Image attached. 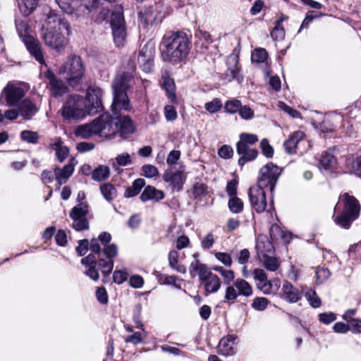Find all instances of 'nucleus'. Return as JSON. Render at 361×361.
<instances>
[{
    "label": "nucleus",
    "mask_w": 361,
    "mask_h": 361,
    "mask_svg": "<svg viewBox=\"0 0 361 361\" xmlns=\"http://www.w3.org/2000/svg\"><path fill=\"white\" fill-rule=\"evenodd\" d=\"M111 235L108 232L101 233L97 238L90 240V250L92 252L81 259V264L87 267L97 266L101 269L104 279L111 273L114 258L118 255L116 244L111 243Z\"/></svg>",
    "instance_id": "f257e3e1"
},
{
    "label": "nucleus",
    "mask_w": 361,
    "mask_h": 361,
    "mask_svg": "<svg viewBox=\"0 0 361 361\" xmlns=\"http://www.w3.org/2000/svg\"><path fill=\"white\" fill-rule=\"evenodd\" d=\"M192 47V35L178 30L165 34L160 44L162 59L173 65L185 63Z\"/></svg>",
    "instance_id": "f03ea898"
},
{
    "label": "nucleus",
    "mask_w": 361,
    "mask_h": 361,
    "mask_svg": "<svg viewBox=\"0 0 361 361\" xmlns=\"http://www.w3.org/2000/svg\"><path fill=\"white\" fill-rule=\"evenodd\" d=\"M130 75L127 73L117 75L112 82L114 98L111 104V111L114 116H118L123 112H130L132 107L130 104L126 90L129 87Z\"/></svg>",
    "instance_id": "7ed1b4c3"
},
{
    "label": "nucleus",
    "mask_w": 361,
    "mask_h": 361,
    "mask_svg": "<svg viewBox=\"0 0 361 361\" xmlns=\"http://www.w3.org/2000/svg\"><path fill=\"white\" fill-rule=\"evenodd\" d=\"M85 66L82 59L76 55L67 58L59 69V74L73 88H77L85 76Z\"/></svg>",
    "instance_id": "20e7f679"
},
{
    "label": "nucleus",
    "mask_w": 361,
    "mask_h": 361,
    "mask_svg": "<svg viewBox=\"0 0 361 361\" xmlns=\"http://www.w3.org/2000/svg\"><path fill=\"white\" fill-rule=\"evenodd\" d=\"M339 201L343 203V211L334 218V222L338 226L347 229L358 218L360 205L355 197L347 192L339 197Z\"/></svg>",
    "instance_id": "39448f33"
},
{
    "label": "nucleus",
    "mask_w": 361,
    "mask_h": 361,
    "mask_svg": "<svg viewBox=\"0 0 361 361\" xmlns=\"http://www.w3.org/2000/svg\"><path fill=\"white\" fill-rule=\"evenodd\" d=\"M16 27L20 38L25 44L30 54L39 63L44 64V59L40 43L37 39L28 34L29 27L27 24L23 20L16 19Z\"/></svg>",
    "instance_id": "423d86ee"
},
{
    "label": "nucleus",
    "mask_w": 361,
    "mask_h": 361,
    "mask_svg": "<svg viewBox=\"0 0 361 361\" xmlns=\"http://www.w3.org/2000/svg\"><path fill=\"white\" fill-rule=\"evenodd\" d=\"M87 114H88V111L84 99L78 94L71 95L63 104L61 109L62 116L68 121L82 119Z\"/></svg>",
    "instance_id": "0eeeda50"
},
{
    "label": "nucleus",
    "mask_w": 361,
    "mask_h": 361,
    "mask_svg": "<svg viewBox=\"0 0 361 361\" xmlns=\"http://www.w3.org/2000/svg\"><path fill=\"white\" fill-rule=\"evenodd\" d=\"M281 171L282 169L272 162L267 164L259 170L257 186L268 188L273 192Z\"/></svg>",
    "instance_id": "6e6552de"
},
{
    "label": "nucleus",
    "mask_w": 361,
    "mask_h": 361,
    "mask_svg": "<svg viewBox=\"0 0 361 361\" xmlns=\"http://www.w3.org/2000/svg\"><path fill=\"white\" fill-rule=\"evenodd\" d=\"M89 208L90 207L87 202H80L71 210L69 216L73 221L71 227L76 231L89 229L90 223L87 218Z\"/></svg>",
    "instance_id": "1a4fd4ad"
},
{
    "label": "nucleus",
    "mask_w": 361,
    "mask_h": 361,
    "mask_svg": "<svg viewBox=\"0 0 361 361\" xmlns=\"http://www.w3.org/2000/svg\"><path fill=\"white\" fill-rule=\"evenodd\" d=\"M42 37L44 43L47 46L56 49L57 51H61L64 49L68 43V39L66 37V33L63 29L53 27H45L42 29Z\"/></svg>",
    "instance_id": "9d476101"
},
{
    "label": "nucleus",
    "mask_w": 361,
    "mask_h": 361,
    "mask_svg": "<svg viewBox=\"0 0 361 361\" xmlns=\"http://www.w3.org/2000/svg\"><path fill=\"white\" fill-rule=\"evenodd\" d=\"M283 145L286 152L289 154H303L310 147V144L305 137V133L300 130L293 132Z\"/></svg>",
    "instance_id": "9b49d317"
},
{
    "label": "nucleus",
    "mask_w": 361,
    "mask_h": 361,
    "mask_svg": "<svg viewBox=\"0 0 361 361\" xmlns=\"http://www.w3.org/2000/svg\"><path fill=\"white\" fill-rule=\"evenodd\" d=\"M102 96L103 91L97 85H92L87 87L85 97L87 100L86 108L89 115H94L103 111Z\"/></svg>",
    "instance_id": "f8f14e48"
},
{
    "label": "nucleus",
    "mask_w": 361,
    "mask_h": 361,
    "mask_svg": "<svg viewBox=\"0 0 361 361\" xmlns=\"http://www.w3.org/2000/svg\"><path fill=\"white\" fill-rule=\"evenodd\" d=\"M110 23L115 44L117 47L122 46L126 37V27L123 13L113 12L111 15Z\"/></svg>",
    "instance_id": "ddd939ff"
},
{
    "label": "nucleus",
    "mask_w": 361,
    "mask_h": 361,
    "mask_svg": "<svg viewBox=\"0 0 361 361\" xmlns=\"http://www.w3.org/2000/svg\"><path fill=\"white\" fill-rule=\"evenodd\" d=\"M97 125V135L101 137H109L118 131V125L116 117L112 118L109 114H102L94 120Z\"/></svg>",
    "instance_id": "4468645a"
},
{
    "label": "nucleus",
    "mask_w": 361,
    "mask_h": 361,
    "mask_svg": "<svg viewBox=\"0 0 361 361\" xmlns=\"http://www.w3.org/2000/svg\"><path fill=\"white\" fill-rule=\"evenodd\" d=\"M162 5L154 4L141 10L139 12L140 23L145 27L149 25H154L162 21L164 16L161 13Z\"/></svg>",
    "instance_id": "2eb2a0df"
},
{
    "label": "nucleus",
    "mask_w": 361,
    "mask_h": 361,
    "mask_svg": "<svg viewBox=\"0 0 361 361\" xmlns=\"http://www.w3.org/2000/svg\"><path fill=\"white\" fill-rule=\"evenodd\" d=\"M248 195L252 207L257 213H262L266 210L267 202L264 188L257 185L250 187Z\"/></svg>",
    "instance_id": "dca6fc26"
},
{
    "label": "nucleus",
    "mask_w": 361,
    "mask_h": 361,
    "mask_svg": "<svg viewBox=\"0 0 361 361\" xmlns=\"http://www.w3.org/2000/svg\"><path fill=\"white\" fill-rule=\"evenodd\" d=\"M25 96V91L20 86L8 82L3 89L1 97L5 98L6 104L9 106H13Z\"/></svg>",
    "instance_id": "f3484780"
},
{
    "label": "nucleus",
    "mask_w": 361,
    "mask_h": 361,
    "mask_svg": "<svg viewBox=\"0 0 361 361\" xmlns=\"http://www.w3.org/2000/svg\"><path fill=\"white\" fill-rule=\"evenodd\" d=\"M279 295L282 300L289 303H296L302 298L300 290L288 281L283 283Z\"/></svg>",
    "instance_id": "a211bd4d"
},
{
    "label": "nucleus",
    "mask_w": 361,
    "mask_h": 361,
    "mask_svg": "<svg viewBox=\"0 0 361 361\" xmlns=\"http://www.w3.org/2000/svg\"><path fill=\"white\" fill-rule=\"evenodd\" d=\"M199 279L201 284L204 286L206 295L217 292L221 287L219 278L210 270L200 276Z\"/></svg>",
    "instance_id": "6ab92c4d"
},
{
    "label": "nucleus",
    "mask_w": 361,
    "mask_h": 361,
    "mask_svg": "<svg viewBox=\"0 0 361 361\" xmlns=\"http://www.w3.org/2000/svg\"><path fill=\"white\" fill-rule=\"evenodd\" d=\"M236 151L240 155L238 159V164L241 166H244L246 162L255 159L258 154L256 149L241 142H237Z\"/></svg>",
    "instance_id": "aec40b11"
},
{
    "label": "nucleus",
    "mask_w": 361,
    "mask_h": 361,
    "mask_svg": "<svg viewBox=\"0 0 361 361\" xmlns=\"http://www.w3.org/2000/svg\"><path fill=\"white\" fill-rule=\"evenodd\" d=\"M255 249L259 260L274 253V247L267 236L260 235L256 240Z\"/></svg>",
    "instance_id": "412c9836"
},
{
    "label": "nucleus",
    "mask_w": 361,
    "mask_h": 361,
    "mask_svg": "<svg viewBox=\"0 0 361 361\" xmlns=\"http://www.w3.org/2000/svg\"><path fill=\"white\" fill-rule=\"evenodd\" d=\"M54 26L59 30L63 29L65 30L67 35H69L71 28L69 23L61 18L59 14L50 11L47 16L45 25L43 26V29L45 27H53V29H54Z\"/></svg>",
    "instance_id": "4be33fe9"
},
{
    "label": "nucleus",
    "mask_w": 361,
    "mask_h": 361,
    "mask_svg": "<svg viewBox=\"0 0 361 361\" xmlns=\"http://www.w3.org/2000/svg\"><path fill=\"white\" fill-rule=\"evenodd\" d=\"M237 337L235 335H228L222 338L218 345L219 354L224 356H231L235 353V340Z\"/></svg>",
    "instance_id": "5701e85b"
},
{
    "label": "nucleus",
    "mask_w": 361,
    "mask_h": 361,
    "mask_svg": "<svg viewBox=\"0 0 361 361\" xmlns=\"http://www.w3.org/2000/svg\"><path fill=\"white\" fill-rule=\"evenodd\" d=\"M76 164V159L72 158L70 159L68 164L65 165L62 169L59 167L54 169V175L59 185L64 184L67 182L68 179L72 176Z\"/></svg>",
    "instance_id": "b1692460"
},
{
    "label": "nucleus",
    "mask_w": 361,
    "mask_h": 361,
    "mask_svg": "<svg viewBox=\"0 0 361 361\" xmlns=\"http://www.w3.org/2000/svg\"><path fill=\"white\" fill-rule=\"evenodd\" d=\"M47 78L49 80L50 90L55 97L61 96L67 92L66 85L61 80L58 79L54 73L48 72Z\"/></svg>",
    "instance_id": "393cba45"
},
{
    "label": "nucleus",
    "mask_w": 361,
    "mask_h": 361,
    "mask_svg": "<svg viewBox=\"0 0 361 361\" xmlns=\"http://www.w3.org/2000/svg\"><path fill=\"white\" fill-rule=\"evenodd\" d=\"M115 116L118 125L117 133H119L122 137H126L135 131L134 125L129 116L120 114Z\"/></svg>",
    "instance_id": "a878e982"
},
{
    "label": "nucleus",
    "mask_w": 361,
    "mask_h": 361,
    "mask_svg": "<svg viewBox=\"0 0 361 361\" xmlns=\"http://www.w3.org/2000/svg\"><path fill=\"white\" fill-rule=\"evenodd\" d=\"M165 197L164 191L157 189L152 185H147L145 188L140 198L142 202L152 200L154 202H159Z\"/></svg>",
    "instance_id": "bb28decb"
},
{
    "label": "nucleus",
    "mask_w": 361,
    "mask_h": 361,
    "mask_svg": "<svg viewBox=\"0 0 361 361\" xmlns=\"http://www.w3.org/2000/svg\"><path fill=\"white\" fill-rule=\"evenodd\" d=\"M49 146L56 151V159L59 162H63L69 155V149L63 145L60 137L51 139Z\"/></svg>",
    "instance_id": "cd10ccee"
},
{
    "label": "nucleus",
    "mask_w": 361,
    "mask_h": 361,
    "mask_svg": "<svg viewBox=\"0 0 361 361\" xmlns=\"http://www.w3.org/2000/svg\"><path fill=\"white\" fill-rule=\"evenodd\" d=\"M163 180L180 190L183 184V173L178 170L167 169L163 174Z\"/></svg>",
    "instance_id": "c85d7f7f"
},
{
    "label": "nucleus",
    "mask_w": 361,
    "mask_h": 361,
    "mask_svg": "<svg viewBox=\"0 0 361 361\" xmlns=\"http://www.w3.org/2000/svg\"><path fill=\"white\" fill-rule=\"evenodd\" d=\"M20 115L25 120H30L37 112L36 106L28 99H24L18 106Z\"/></svg>",
    "instance_id": "c756f323"
},
{
    "label": "nucleus",
    "mask_w": 361,
    "mask_h": 361,
    "mask_svg": "<svg viewBox=\"0 0 361 361\" xmlns=\"http://www.w3.org/2000/svg\"><path fill=\"white\" fill-rule=\"evenodd\" d=\"M194 260L190 263L189 267L190 274L192 277H195L198 275L199 278L206 272H207L209 269L207 267L202 264L198 259V253L193 254Z\"/></svg>",
    "instance_id": "7c9ffc66"
},
{
    "label": "nucleus",
    "mask_w": 361,
    "mask_h": 361,
    "mask_svg": "<svg viewBox=\"0 0 361 361\" xmlns=\"http://www.w3.org/2000/svg\"><path fill=\"white\" fill-rule=\"evenodd\" d=\"M257 286L264 294H276L279 289L280 281L278 279L271 281L265 279V281H257Z\"/></svg>",
    "instance_id": "2f4dec72"
},
{
    "label": "nucleus",
    "mask_w": 361,
    "mask_h": 361,
    "mask_svg": "<svg viewBox=\"0 0 361 361\" xmlns=\"http://www.w3.org/2000/svg\"><path fill=\"white\" fill-rule=\"evenodd\" d=\"M97 125L94 121L89 124H85L80 126L76 128L75 134L78 137H80L84 139H87L92 137L94 135H97Z\"/></svg>",
    "instance_id": "473e14b6"
},
{
    "label": "nucleus",
    "mask_w": 361,
    "mask_h": 361,
    "mask_svg": "<svg viewBox=\"0 0 361 361\" xmlns=\"http://www.w3.org/2000/svg\"><path fill=\"white\" fill-rule=\"evenodd\" d=\"M337 164V159L330 151L325 152L319 159V168L333 170Z\"/></svg>",
    "instance_id": "72a5a7b5"
},
{
    "label": "nucleus",
    "mask_w": 361,
    "mask_h": 361,
    "mask_svg": "<svg viewBox=\"0 0 361 361\" xmlns=\"http://www.w3.org/2000/svg\"><path fill=\"white\" fill-rule=\"evenodd\" d=\"M145 185V180L142 178H137L133 183L132 186L128 187L124 193L126 197H133L140 193Z\"/></svg>",
    "instance_id": "f704fd0d"
},
{
    "label": "nucleus",
    "mask_w": 361,
    "mask_h": 361,
    "mask_svg": "<svg viewBox=\"0 0 361 361\" xmlns=\"http://www.w3.org/2000/svg\"><path fill=\"white\" fill-rule=\"evenodd\" d=\"M234 285L238 290L239 295H242L245 297L252 295V288L245 280L243 279H238L234 282Z\"/></svg>",
    "instance_id": "c9c22d12"
},
{
    "label": "nucleus",
    "mask_w": 361,
    "mask_h": 361,
    "mask_svg": "<svg viewBox=\"0 0 361 361\" xmlns=\"http://www.w3.org/2000/svg\"><path fill=\"white\" fill-rule=\"evenodd\" d=\"M110 174L108 166L100 165L92 172V178L95 181H102L106 180Z\"/></svg>",
    "instance_id": "e433bc0d"
},
{
    "label": "nucleus",
    "mask_w": 361,
    "mask_h": 361,
    "mask_svg": "<svg viewBox=\"0 0 361 361\" xmlns=\"http://www.w3.org/2000/svg\"><path fill=\"white\" fill-rule=\"evenodd\" d=\"M346 167L351 173L357 176H361V156L347 160Z\"/></svg>",
    "instance_id": "4c0bfd02"
},
{
    "label": "nucleus",
    "mask_w": 361,
    "mask_h": 361,
    "mask_svg": "<svg viewBox=\"0 0 361 361\" xmlns=\"http://www.w3.org/2000/svg\"><path fill=\"white\" fill-rule=\"evenodd\" d=\"M100 190L103 197L109 202L113 200L117 195L116 189L111 183L103 184L100 187Z\"/></svg>",
    "instance_id": "58836bf2"
},
{
    "label": "nucleus",
    "mask_w": 361,
    "mask_h": 361,
    "mask_svg": "<svg viewBox=\"0 0 361 361\" xmlns=\"http://www.w3.org/2000/svg\"><path fill=\"white\" fill-rule=\"evenodd\" d=\"M137 62L142 66V69L145 72H149L153 66V61L149 57H147L145 48H142L137 56Z\"/></svg>",
    "instance_id": "ea45409f"
},
{
    "label": "nucleus",
    "mask_w": 361,
    "mask_h": 361,
    "mask_svg": "<svg viewBox=\"0 0 361 361\" xmlns=\"http://www.w3.org/2000/svg\"><path fill=\"white\" fill-rule=\"evenodd\" d=\"M237 63L238 61H235L234 66L228 68L225 73L226 78L229 82L235 80L238 82H240L243 80V76L240 74V68L238 67Z\"/></svg>",
    "instance_id": "a19ab883"
},
{
    "label": "nucleus",
    "mask_w": 361,
    "mask_h": 361,
    "mask_svg": "<svg viewBox=\"0 0 361 361\" xmlns=\"http://www.w3.org/2000/svg\"><path fill=\"white\" fill-rule=\"evenodd\" d=\"M230 211L233 214L240 213L243 209V202L238 197H231L228 202Z\"/></svg>",
    "instance_id": "79ce46f5"
},
{
    "label": "nucleus",
    "mask_w": 361,
    "mask_h": 361,
    "mask_svg": "<svg viewBox=\"0 0 361 361\" xmlns=\"http://www.w3.org/2000/svg\"><path fill=\"white\" fill-rule=\"evenodd\" d=\"M261 261H263L264 267L270 271H275L278 269L280 266V261L278 258L271 256L265 257L262 258Z\"/></svg>",
    "instance_id": "37998d69"
},
{
    "label": "nucleus",
    "mask_w": 361,
    "mask_h": 361,
    "mask_svg": "<svg viewBox=\"0 0 361 361\" xmlns=\"http://www.w3.org/2000/svg\"><path fill=\"white\" fill-rule=\"evenodd\" d=\"M242 103L237 99H232L226 101L224 104V109L226 112L229 114H235L238 112Z\"/></svg>",
    "instance_id": "c03bdc74"
},
{
    "label": "nucleus",
    "mask_w": 361,
    "mask_h": 361,
    "mask_svg": "<svg viewBox=\"0 0 361 361\" xmlns=\"http://www.w3.org/2000/svg\"><path fill=\"white\" fill-rule=\"evenodd\" d=\"M305 298L313 308H318L322 305L319 297L314 290L310 289L306 291Z\"/></svg>",
    "instance_id": "a18cd8bd"
},
{
    "label": "nucleus",
    "mask_w": 361,
    "mask_h": 361,
    "mask_svg": "<svg viewBox=\"0 0 361 361\" xmlns=\"http://www.w3.org/2000/svg\"><path fill=\"white\" fill-rule=\"evenodd\" d=\"M268 54L266 49L263 48L255 49L251 55V59L252 62L255 63H263L267 59Z\"/></svg>",
    "instance_id": "49530a36"
},
{
    "label": "nucleus",
    "mask_w": 361,
    "mask_h": 361,
    "mask_svg": "<svg viewBox=\"0 0 361 361\" xmlns=\"http://www.w3.org/2000/svg\"><path fill=\"white\" fill-rule=\"evenodd\" d=\"M163 87L168 93L169 98L171 99H174L176 98V85L172 78L169 77L165 78L163 81Z\"/></svg>",
    "instance_id": "de8ad7c7"
},
{
    "label": "nucleus",
    "mask_w": 361,
    "mask_h": 361,
    "mask_svg": "<svg viewBox=\"0 0 361 361\" xmlns=\"http://www.w3.org/2000/svg\"><path fill=\"white\" fill-rule=\"evenodd\" d=\"M20 137L23 140L32 144L37 143L39 140L38 134L31 130H23L20 133Z\"/></svg>",
    "instance_id": "09e8293b"
},
{
    "label": "nucleus",
    "mask_w": 361,
    "mask_h": 361,
    "mask_svg": "<svg viewBox=\"0 0 361 361\" xmlns=\"http://www.w3.org/2000/svg\"><path fill=\"white\" fill-rule=\"evenodd\" d=\"M258 141V137L255 134L243 133L240 135V140L238 142H241L246 145L252 146Z\"/></svg>",
    "instance_id": "8fccbe9b"
},
{
    "label": "nucleus",
    "mask_w": 361,
    "mask_h": 361,
    "mask_svg": "<svg viewBox=\"0 0 361 361\" xmlns=\"http://www.w3.org/2000/svg\"><path fill=\"white\" fill-rule=\"evenodd\" d=\"M157 279L159 283L166 284V285H173L176 288H180V286L176 284L177 278L174 276H167L166 274H163L161 273L157 274Z\"/></svg>",
    "instance_id": "3c124183"
},
{
    "label": "nucleus",
    "mask_w": 361,
    "mask_h": 361,
    "mask_svg": "<svg viewBox=\"0 0 361 361\" xmlns=\"http://www.w3.org/2000/svg\"><path fill=\"white\" fill-rule=\"evenodd\" d=\"M142 175L148 178L156 177L159 175L158 169L152 164H145L142 166Z\"/></svg>",
    "instance_id": "603ef678"
},
{
    "label": "nucleus",
    "mask_w": 361,
    "mask_h": 361,
    "mask_svg": "<svg viewBox=\"0 0 361 361\" xmlns=\"http://www.w3.org/2000/svg\"><path fill=\"white\" fill-rule=\"evenodd\" d=\"M285 30L282 25H279V23H275V26L273 28L271 36L274 40H282L285 37Z\"/></svg>",
    "instance_id": "864d4df0"
},
{
    "label": "nucleus",
    "mask_w": 361,
    "mask_h": 361,
    "mask_svg": "<svg viewBox=\"0 0 361 361\" xmlns=\"http://www.w3.org/2000/svg\"><path fill=\"white\" fill-rule=\"evenodd\" d=\"M221 107V101L218 98L214 99L212 101L206 103L204 105L205 109L212 114L219 111Z\"/></svg>",
    "instance_id": "5fc2aeb1"
},
{
    "label": "nucleus",
    "mask_w": 361,
    "mask_h": 361,
    "mask_svg": "<svg viewBox=\"0 0 361 361\" xmlns=\"http://www.w3.org/2000/svg\"><path fill=\"white\" fill-rule=\"evenodd\" d=\"M195 37L198 39L197 43L201 42V46L204 47H207V46L212 42L211 35L209 32L205 31H199L195 34Z\"/></svg>",
    "instance_id": "6e6d98bb"
},
{
    "label": "nucleus",
    "mask_w": 361,
    "mask_h": 361,
    "mask_svg": "<svg viewBox=\"0 0 361 361\" xmlns=\"http://www.w3.org/2000/svg\"><path fill=\"white\" fill-rule=\"evenodd\" d=\"M238 114L240 118L244 120H251L255 116L254 111L247 105H241Z\"/></svg>",
    "instance_id": "4d7b16f0"
},
{
    "label": "nucleus",
    "mask_w": 361,
    "mask_h": 361,
    "mask_svg": "<svg viewBox=\"0 0 361 361\" xmlns=\"http://www.w3.org/2000/svg\"><path fill=\"white\" fill-rule=\"evenodd\" d=\"M215 257L226 267H230L232 265V258L228 253L217 252L215 253Z\"/></svg>",
    "instance_id": "13d9d810"
},
{
    "label": "nucleus",
    "mask_w": 361,
    "mask_h": 361,
    "mask_svg": "<svg viewBox=\"0 0 361 361\" xmlns=\"http://www.w3.org/2000/svg\"><path fill=\"white\" fill-rule=\"evenodd\" d=\"M269 304L268 299L265 298H256L254 299L252 307L257 310H264Z\"/></svg>",
    "instance_id": "bf43d9fd"
},
{
    "label": "nucleus",
    "mask_w": 361,
    "mask_h": 361,
    "mask_svg": "<svg viewBox=\"0 0 361 361\" xmlns=\"http://www.w3.org/2000/svg\"><path fill=\"white\" fill-rule=\"evenodd\" d=\"M128 277V274L124 270H116L113 274V281L117 284L125 282Z\"/></svg>",
    "instance_id": "052dcab7"
},
{
    "label": "nucleus",
    "mask_w": 361,
    "mask_h": 361,
    "mask_svg": "<svg viewBox=\"0 0 361 361\" xmlns=\"http://www.w3.org/2000/svg\"><path fill=\"white\" fill-rule=\"evenodd\" d=\"M317 281L322 283L329 278L331 272L329 269L325 267L319 268L316 271Z\"/></svg>",
    "instance_id": "680f3d73"
},
{
    "label": "nucleus",
    "mask_w": 361,
    "mask_h": 361,
    "mask_svg": "<svg viewBox=\"0 0 361 361\" xmlns=\"http://www.w3.org/2000/svg\"><path fill=\"white\" fill-rule=\"evenodd\" d=\"M260 147L264 155L268 158H271L274 155V149L269 145V141L267 139H263L260 142Z\"/></svg>",
    "instance_id": "e2e57ef3"
},
{
    "label": "nucleus",
    "mask_w": 361,
    "mask_h": 361,
    "mask_svg": "<svg viewBox=\"0 0 361 361\" xmlns=\"http://www.w3.org/2000/svg\"><path fill=\"white\" fill-rule=\"evenodd\" d=\"M318 317L319 322L326 325L336 319V315L334 312L320 313Z\"/></svg>",
    "instance_id": "0e129e2a"
},
{
    "label": "nucleus",
    "mask_w": 361,
    "mask_h": 361,
    "mask_svg": "<svg viewBox=\"0 0 361 361\" xmlns=\"http://www.w3.org/2000/svg\"><path fill=\"white\" fill-rule=\"evenodd\" d=\"M220 157L227 159L233 155V149L230 145H224L218 151Z\"/></svg>",
    "instance_id": "69168bd1"
},
{
    "label": "nucleus",
    "mask_w": 361,
    "mask_h": 361,
    "mask_svg": "<svg viewBox=\"0 0 361 361\" xmlns=\"http://www.w3.org/2000/svg\"><path fill=\"white\" fill-rule=\"evenodd\" d=\"M207 186L201 183H196L193 185L192 193L195 197H201L207 194Z\"/></svg>",
    "instance_id": "338daca9"
},
{
    "label": "nucleus",
    "mask_w": 361,
    "mask_h": 361,
    "mask_svg": "<svg viewBox=\"0 0 361 361\" xmlns=\"http://www.w3.org/2000/svg\"><path fill=\"white\" fill-rule=\"evenodd\" d=\"M348 326H350V331L353 334L361 333V319H352L348 322Z\"/></svg>",
    "instance_id": "774afa93"
}]
</instances>
